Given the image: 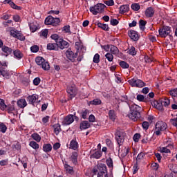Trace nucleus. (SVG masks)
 <instances>
[{
    "label": "nucleus",
    "mask_w": 177,
    "mask_h": 177,
    "mask_svg": "<svg viewBox=\"0 0 177 177\" xmlns=\"http://www.w3.org/2000/svg\"><path fill=\"white\" fill-rule=\"evenodd\" d=\"M16 38L17 39H19L20 41H24L26 39V37H24L21 33H18Z\"/></svg>",
    "instance_id": "nucleus-59"
},
{
    "label": "nucleus",
    "mask_w": 177,
    "mask_h": 177,
    "mask_svg": "<svg viewBox=\"0 0 177 177\" xmlns=\"http://www.w3.org/2000/svg\"><path fill=\"white\" fill-rule=\"evenodd\" d=\"M169 94L171 95V96H174V97H176V96H177V88L171 90L169 91Z\"/></svg>",
    "instance_id": "nucleus-58"
},
{
    "label": "nucleus",
    "mask_w": 177,
    "mask_h": 177,
    "mask_svg": "<svg viewBox=\"0 0 177 177\" xmlns=\"http://www.w3.org/2000/svg\"><path fill=\"white\" fill-rule=\"evenodd\" d=\"M93 63H99L100 62V55L99 54H95L94 55L93 59Z\"/></svg>",
    "instance_id": "nucleus-49"
},
{
    "label": "nucleus",
    "mask_w": 177,
    "mask_h": 177,
    "mask_svg": "<svg viewBox=\"0 0 177 177\" xmlns=\"http://www.w3.org/2000/svg\"><path fill=\"white\" fill-rule=\"evenodd\" d=\"M109 117L112 121H115L117 115H115V111L114 110H110L109 111Z\"/></svg>",
    "instance_id": "nucleus-30"
},
{
    "label": "nucleus",
    "mask_w": 177,
    "mask_h": 177,
    "mask_svg": "<svg viewBox=\"0 0 177 177\" xmlns=\"http://www.w3.org/2000/svg\"><path fill=\"white\" fill-rule=\"evenodd\" d=\"M104 3L107 5V6H114V0L106 1Z\"/></svg>",
    "instance_id": "nucleus-56"
},
{
    "label": "nucleus",
    "mask_w": 177,
    "mask_h": 177,
    "mask_svg": "<svg viewBox=\"0 0 177 177\" xmlns=\"http://www.w3.org/2000/svg\"><path fill=\"white\" fill-rule=\"evenodd\" d=\"M119 64L122 68H129V64L125 61H121Z\"/></svg>",
    "instance_id": "nucleus-43"
},
{
    "label": "nucleus",
    "mask_w": 177,
    "mask_h": 177,
    "mask_svg": "<svg viewBox=\"0 0 177 177\" xmlns=\"http://www.w3.org/2000/svg\"><path fill=\"white\" fill-rule=\"evenodd\" d=\"M133 139L134 142H139V140L140 139V133H137L134 134Z\"/></svg>",
    "instance_id": "nucleus-54"
},
{
    "label": "nucleus",
    "mask_w": 177,
    "mask_h": 177,
    "mask_svg": "<svg viewBox=\"0 0 177 177\" xmlns=\"http://www.w3.org/2000/svg\"><path fill=\"white\" fill-rule=\"evenodd\" d=\"M29 146H30V147H32L35 150H38V149H39V145L35 141H31L29 143Z\"/></svg>",
    "instance_id": "nucleus-36"
},
{
    "label": "nucleus",
    "mask_w": 177,
    "mask_h": 177,
    "mask_svg": "<svg viewBox=\"0 0 177 177\" xmlns=\"http://www.w3.org/2000/svg\"><path fill=\"white\" fill-rule=\"evenodd\" d=\"M88 128H91V123L86 120L82 121L80 125V131H83V129H88Z\"/></svg>",
    "instance_id": "nucleus-20"
},
{
    "label": "nucleus",
    "mask_w": 177,
    "mask_h": 177,
    "mask_svg": "<svg viewBox=\"0 0 177 177\" xmlns=\"http://www.w3.org/2000/svg\"><path fill=\"white\" fill-rule=\"evenodd\" d=\"M30 50L33 53H37V52L39 50V47L37 45L32 46V47H30Z\"/></svg>",
    "instance_id": "nucleus-52"
},
{
    "label": "nucleus",
    "mask_w": 177,
    "mask_h": 177,
    "mask_svg": "<svg viewBox=\"0 0 177 177\" xmlns=\"http://www.w3.org/2000/svg\"><path fill=\"white\" fill-rule=\"evenodd\" d=\"M167 128L168 125L167 123L162 121H158L156 123L154 134L156 135V136H160L161 132L165 131Z\"/></svg>",
    "instance_id": "nucleus-2"
},
{
    "label": "nucleus",
    "mask_w": 177,
    "mask_h": 177,
    "mask_svg": "<svg viewBox=\"0 0 177 177\" xmlns=\"http://www.w3.org/2000/svg\"><path fill=\"white\" fill-rule=\"evenodd\" d=\"M69 149L77 150V149H78V142L75 140H72L70 143Z\"/></svg>",
    "instance_id": "nucleus-25"
},
{
    "label": "nucleus",
    "mask_w": 177,
    "mask_h": 177,
    "mask_svg": "<svg viewBox=\"0 0 177 177\" xmlns=\"http://www.w3.org/2000/svg\"><path fill=\"white\" fill-rule=\"evenodd\" d=\"M102 156V151H97L91 156V158L99 159Z\"/></svg>",
    "instance_id": "nucleus-37"
},
{
    "label": "nucleus",
    "mask_w": 177,
    "mask_h": 177,
    "mask_svg": "<svg viewBox=\"0 0 177 177\" xmlns=\"http://www.w3.org/2000/svg\"><path fill=\"white\" fill-rule=\"evenodd\" d=\"M111 26H117V24H118V20H117L115 19H111Z\"/></svg>",
    "instance_id": "nucleus-64"
},
{
    "label": "nucleus",
    "mask_w": 177,
    "mask_h": 177,
    "mask_svg": "<svg viewBox=\"0 0 177 177\" xmlns=\"http://www.w3.org/2000/svg\"><path fill=\"white\" fill-rule=\"evenodd\" d=\"M71 158L72 162H73L75 165H77V163L78 162V153L75 151L73 152Z\"/></svg>",
    "instance_id": "nucleus-23"
},
{
    "label": "nucleus",
    "mask_w": 177,
    "mask_h": 177,
    "mask_svg": "<svg viewBox=\"0 0 177 177\" xmlns=\"http://www.w3.org/2000/svg\"><path fill=\"white\" fill-rule=\"evenodd\" d=\"M156 11L154 10V8L153 7H149L145 10V16L146 17H153L154 16V13Z\"/></svg>",
    "instance_id": "nucleus-18"
},
{
    "label": "nucleus",
    "mask_w": 177,
    "mask_h": 177,
    "mask_svg": "<svg viewBox=\"0 0 177 177\" xmlns=\"http://www.w3.org/2000/svg\"><path fill=\"white\" fill-rule=\"evenodd\" d=\"M17 34H19V32H17V30H10V35L14 38H17Z\"/></svg>",
    "instance_id": "nucleus-60"
},
{
    "label": "nucleus",
    "mask_w": 177,
    "mask_h": 177,
    "mask_svg": "<svg viewBox=\"0 0 177 177\" xmlns=\"http://www.w3.org/2000/svg\"><path fill=\"white\" fill-rule=\"evenodd\" d=\"M38 98L39 97L37 94H33L27 97V101L30 104H34V103H37L38 102Z\"/></svg>",
    "instance_id": "nucleus-17"
},
{
    "label": "nucleus",
    "mask_w": 177,
    "mask_h": 177,
    "mask_svg": "<svg viewBox=\"0 0 177 177\" xmlns=\"http://www.w3.org/2000/svg\"><path fill=\"white\" fill-rule=\"evenodd\" d=\"M8 129V127L6 125L3 123L0 124V132H2V133H5Z\"/></svg>",
    "instance_id": "nucleus-45"
},
{
    "label": "nucleus",
    "mask_w": 177,
    "mask_h": 177,
    "mask_svg": "<svg viewBox=\"0 0 177 177\" xmlns=\"http://www.w3.org/2000/svg\"><path fill=\"white\" fill-rule=\"evenodd\" d=\"M122 98H123V100H124L125 102L129 104L130 111L134 112V113H140V111H142V108L135 104H129V103L128 102V96L125 95L122 97Z\"/></svg>",
    "instance_id": "nucleus-8"
},
{
    "label": "nucleus",
    "mask_w": 177,
    "mask_h": 177,
    "mask_svg": "<svg viewBox=\"0 0 177 177\" xmlns=\"http://www.w3.org/2000/svg\"><path fill=\"white\" fill-rule=\"evenodd\" d=\"M44 23L46 26H53V27H57V26L60 24V19L48 16L46 18Z\"/></svg>",
    "instance_id": "nucleus-5"
},
{
    "label": "nucleus",
    "mask_w": 177,
    "mask_h": 177,
    "mask_svg": "<svg viewBox=\"0 0 177 177\" xmlns=\"http://www.w3.org/2000/svg\"><path fill=\"white\" fill-rule=\"evenodd\" d=\"M43 150L46 153H49L52 151V145L50 144H46L43 145Z\"/></svg>",
    "instance_id": "nucleus-29"
},
{
    "label": "nucleus",
    "mask_w": 177,
    "mask_h": 177,
    "mask_svg": "<svg viewBox=\"0 0 177 177\" xmlns=\"http://www.w3.org/2000/svg\"><path fill=\"white\" fill-rule=\"evenodd\" d=\"M131 9H133V10H135L136 12H138V10L140 9V6L138 3H133L131 5Z\"/></svg>",
    "instance_id": "nucleus-50"
},
{
    "label": "nucleus",
    "mask_w": 177,
    "mask_h": 177,
    "mask_svg": "<svg viewBox=\"0 0 177 177\" xmlns=\"http://www.w3.org/2000/svg\"><path fill=\"white\" fill-rule=\"evenodd\" d=\"M105 57L106 59H107L108 62H113V60L114 59V56L110 53H106L105 55Z\"/></svg>",
    "instance_id": "nucleus-44"
},
{
    "label": "nucleus",
    "mask_w": 177,
    "mask_h": 177,
    "mask_svg": "<svg viewBox=\"0 0 177 177\" xmlns=\"http://www.w3.org/2000/svg\"><path fill=\"white\" fill-rule=\"evenodd\" d=\"M6 2H7V3H9L12 9H16L17 10H21V7L16 5L13 1H12V0H6Z\"/></svg>",
    "instance_id": "nucleus-24"
},
{
    "label": "nucleus",
    "mask_w": 177,
    "mask_h": 177,
    "mask_svg": "<svg viewBox=\"0 0 177 177\" xmlns=\"http://www.w3.org/2000/svg\"><path fill=\"white\" fill-rule=\"evenodd\" d=\"M74 122V115H68L64 118L62 125H70Z\"/></svg>",
    "instance_id": "nucleus-14"
},
{
    "label": "nucleus",
    "mask_w": 177,
    "mask_h": 177,
    "mask_svg": "<svg viewBox=\"0 0 177 177\" xmlns=\"http://www.w3.org/2000/svg\"><path fill=\"white\" fill-rule=\"evenodd\" d=\"M91 104H93L94 106H98L99 104H102V100L98 98H95L93 100L90 102Z\"/></svg>",
    "instance_id": "nucleus-41"
},
{
    "label": "nucleus",
    "mask_w": 177,
    "mask_h": 177,
    "mask_svg": "<svg viewBox=\"0 0 177 177\" xmlns=\"http://www.w3.org/2000/svg\"><path fill=\"white\" fill-rule=\"evenodd\" d=\"M40 82H41V79L39 77H36L33 80V84L36 86L39 85Z\"/></svg>",
    "instance_id": "nucleus-61"
},
{
    "label": "nucleus",
    "mask_w": 177,
    "mask_h": 177,
    "mask_svg": "<svg viewBox=\"0 0 177 177\" xmlns=\"http://www.w3.org/2000/svg\"><path fill=\"white\" fill-rule=\"evenodd\" d=\"M129 153V148H124V149L122 150V157H127L128 153Z\"/></svg>",
    "instance_id": "nucleus-51"
},
{
    "label": "nucleus",
    "mask_w": 177,
    "mask_h": 177,
    "mask_svg": "<svg viewBox=\"0 0 177 177\" xmlns=\"http://www.w3.org/2000/svg\"><path fill=\"white\" fill-rule=\"evenodd\" d=\"M35 62L38 66H40V67L43 68V70H46L47 71L49 70V68H50L49 62H45V59H44L42 57H36Z\"/></svg>",
    "instance_id": "nucleus-6"
},
{
    "label": "nucleus",
    "mask_w": 177,
    "mask_h": 177,
    "mask_svg": "<svg viewBox=\"0 0 177 177\" xmlns=\"http://www.w3.org/2000/svg\"><path fill=\"white\" fill-rule=\"evenodd\" d=\"M127 53L131 55V56H136V48L134 46H131L130 48L128 49Z\"/></svg>",
    "instance_id": "nucleus-31"
},
{
    "label": "nucleus",
    "mask_w": 177,
    "mask_h": 177,
    "mask_svg": "<svg viewBox=\"0 0 177 177\" xmlns=\"http://www.w3.org/2000/svg\"><path fill=\"white\" fill-rule=\"evenodd\" d=\"M146 156V154L143 152H140L137 158H136V161H140V160H143V158Z\"/></svg>",
    "instance_id": "nucleus-53"
},
{
    "label": "nucleus",
    "mask_w": 177,
    "mask_h": 177,
    "mask_svg": "<svg viewBox=\"0 0 177 177\" xmlns=\"http://www.w3.org/2000/svg\"><path fill=\"white\" fill-rule=\"evenodd\" d=\"M159 35L161 38H167V37L169 36L171 41H172V35H171V27L164 26L162 28L159 29Z\"/></svg>",
    "instance_id": "nucleus-4"
},
{
    "label": "nucleus",
    "mask_w": 177,
    "mask_h": 177,
    "mask_svg": "<svg viewBox=\"0 0 177 177\" xmlns=\"http://www.w3.org/2000/svg\"><path fill=\"white\" fill-rule=\"evenodd\" d=\"M97 26L100 28H102V30H104V31H109L110 30V28L109 27V25H107L106 24H102L100 22H98L97 24Z\"/></svg>",
    "instance_id": "nucleus-27"
},
{
    "label": "nucleus",
    "mask_w": 177,
    "mask_h": 177,
    "mask_svg": "<svg viewBox=\"0 0 177 177\" xmlns=\"http://www.w3.org/2000/svg\"><path fill=\"white\" fill-rule=\"evenodd\" d=\"M64 167H65V169H66V171L68 174H73L74 173V169L73 168V167H71L68 164H65Z\"/></svg>",
    "instance_id": "nucleus-40"
},
{
    "label": "nucleus",
    "mask_w": 177,
    "mask_h": 177,
    "mask_svg": "<svg viewBox=\"0 0 177 177\" xmlns=\"http://www.w3.org/2000/svg\"><path fill=\"white\" fill-rule=\"evenodd\" d=\"M103 9H104V4L97 3L90 8V12L93 13V15H96L97 13H100Z\"/></svg>",
    "instance_id": "nucleus-9"
},
{
    "label": "nucleus",
    "mask_w": 177,
    "mask_h": 177,
    "mask_svg": "<svg viewBox=\"0 0 177 177\" xmlns=\"http://www.w3.org/2000/svg\"><path fill=\"white\" fill-rule=\"evenodd\" d=\"M53 128L55 135H59V133H60V131H62V128H60V124H55L53 125Z\"/></svg>",
    "instance_id": "nucleus-33"
},
{
    "label": "nucleus",
    "mask_w": 177,
    "mask_h": 177,
    "mask_svg": "<svg viewBox=\"0 0 177 177\" xmlns=\"http://www.w3.org/2000/svg\"><path fill=\"white\" fill-rule=\"evenodd\" d=\"M106 162L109 168H113L114 167V165L113 163V159L111 158H109L108 159H106Z\"/></svg>",
    "instance_id": "nucleus-42"
},
{
    "label": "nucleus",
    "mask_w": 177,
    "mask_h": 177,
    "mask_svg": "<svg viewBox=\"0 0 177 177\" xmlns=\"http://www.w3.org/2000/svg\"><path fill=\"white\" fill-rule=\"evenodd\" d=\"M115 139L119 146H121L124 142V136H122V132L117 131L115 133Z\"/></svg>",
    "instance_id": "nucleus-16"
},
{
    "label": "nucleus",
    "mask_w": 177,
    "mask_h": 177,
    "mask_svg": "<svg viewBox=\"0 0 177 177\" xmlns=\"http://www.w3.org/2000/svg\"><path fill=\"white\" fill-rule=\"evenodd\" d=\"M48 29L42 30L40 32V37H44V38H48Z\"/></svg>",
    "instance_id": "nucleus-47"
},
{
    "label": "nucleus",
    "mask_w": 177,
    "mask_h": 177,
    "mask_svg": "<svg viewBox=\"0 0 177 177\" xmlns=\"http://www.w3.org/2000/svg\"><path fill=\"white\" fill-rule=\"evenodd\" d=\"M17 105L20 109H24L27 106V102L24 99H21L17 101Z\"/></svg>",
    "instance_id": "nucleus-26"
},
{
    "label": "nucleus",
    "mask_w": 177,
    "mask_h": 177,
    "mask_svg": "<svg viewBox=\"0 0 177 177\" xmlns=\"http://www.w3.org/2000/svg\"><path fill=\"white\" fill-rule=\"evenodd\" d=\"M6 105L5 104V100L0 98V109L1 110H6Z\"/></svg>",
    "instance_id": "nucleus-46"
},
{
    "label": "nucleus",
    "mask_w": 177,
    "mask_h": 177,
    "mask_svg": "<svg viewBox=\"0 0 177 177\" xmlns=\"http://www.w3.org/2000/svg\"><path fill=\"white\" fill-rule=\"evenodd\" d=\"M89 114V110L85 109L82 110L80 113V115L83 120H86L88 115Z\"/></svg>",
    "instance_id": "nucleus-32"
},
{
    "label": "nucleus",
    "mask_w": 177,
    "mask_h": 177,
    "mask_svg": "<svg viewBox=\"0 0 177 177\" xmlns=\"http://www.w3.org/2000/svg\"><path fill=\"white\" fill-rule=\"evenodd\" d=\"M128 82L131 86L136 88H143V86H146V84L143 81L136 78L128 80Z\"/></svg>",
    "instance_id": "nucleus-7"
},
{
    "label": "nucleus",
    "mask_w": 177,
    "mask_h": 177,
    "mask_svg": "<svg viewBox=\"0 0 177 177\" xmlns=\"http://www.w3.org/2000/svg\"><path fill=\"white\" fill-rule=\"evenodd\" d=\"M51 38L52 39H54V41H55V42L57 44V41L59 39H60V38L59 37V35L57 34H53L51 35Z\"/></svg>",
    "instance_id": "nucleus-57"
},
{
    "label": "nucleus",
    "mask_w": 177,
    "mask_h": 177,
    "mask_svg": "<svg viewBox=\"0 0 177 177\" xmlns=\"http://www.w3.org/2000/svg\"><path fill=\"white\" fill-rule=\"evenodd\" d=\"M110 52L111 55H118L120 50L114 45H111Z\"/></svg>",
    "instance_id": "nucleus-28"
},
{
    "label": "nucleus",
    "mask_w": 177,
    "mask_h": 177,
    "mask_svg": "<svg viewBox=\"0 0 177 177\" xmlns=\"http://www.w3.org/2000/svg\"><path fill=\"white\" fill-rule=\"evenodd\" d=\"M129 11V5H123L120 7L119 13L120 15H124V13H127V12Z\"/></svg>",
    "instance_id": "nucleus-22"
},
{
    "label": "nucleus",
    "mask_w": 177,
    "mask_h": 177,
    "mask_svg": "<svg viewBox=\"0 0 177 177\" xmlns=\"http://www.w3.org/2000/svg\"><path fill=\"white\" fill-rule=\"evenodd\" d=\"M128 35L133 41L139 40V34L134 30H131L128 31Z\"/></svg>",
    "instance_id": "nucleus-15"
},
{
    "label": "nucleus",
    "mask_w": 177,
    "mask_h": 177,
    "mask_svg": "<svg viewBox=\"0 0 177 177\" xmlns=\"http://www.w3.org/2000/svg\"><path fill=\"white\" fill-rule=\"evenodd\" d=\"M66 92L68 95V100H71L73 97H75L77 95V88L75 86H69L66 89Z\"/></svg>",
    "instance_id": "nucleus-10"
},
{
    "label": "nucleus",
    "mask_w": 177,
    "mask_h": 177,
    "mask_svg": "<svg viewBox=\"0 0 177 177\" xmlns=\"http://www.w3.org/2000/svg\"><path fill=\"white\" fill-rule=\"evenodd\" d=\"M93 176L97 174V177H103L104 174H107V167L106 164L100 163L97 166V169H93Z\"/></svg>",
    "instance_id": "nucleus-1"
},
{
    "label": "nucleus",
    "mask_w": 177,
    "mask_h": 177,
    "mask_svg": "<svg viewBox=\"0 0 177 177\" xmlns=\"http://www.w3.org/2000/svg\"><path fill=\"white\" fill-rule=\"evenodd\" d=\"M128 117L132 121H138V120H142V115H140V112H132L130 111Z\"/></svg>",
    "instance_id": "nucleus-11"
},
{
    "label": "nucleus",
    "mask_w": 177,
    "mask_h": 177,
    "mask_svg": "<svg viewBox=\"0 0 177 177\" xmlns=\"http://www.w3.org/2000/svg\"><path fill=\"white\" fill-rule=\"evenodd\" d=\"M66 57L68 59V60H71L73 63L75 62V59H77L78 56V53H74L73 51L68 50L66 52Z\"/></svg>",
    "instance_id": "nucleus-12"
},
{
    "label": "nucleus",
    "mask_w": 177,
    "mask_h": 177,
    "mask_svg": "<svg viewBox=\"0 0 177 177\" xmlns=\"http://www.w3.org/2000/svg\"><path fill=\"white\" fill-rule=\"evenodd\" d=\"M1 66H0V75H2L4 78H6V80H9L10 77L12 76V72L8 71L6 67H8V64H6V62L3 61L1 63Z\"/></svg>",
    "instance_id": "nucleus-3"
},
{
    "label": "nucleus",
    "mask_w": 177,
    "mask_h": 177,
    "mask_svg": "<svg viewBox=\"0 0 177 177\" xmlns=\"http://www.w3.org/2000/svg\"><path fill=\"white\" fill-rule=\"evenodd\" d=\"M137 100L138 102H145V96L143 95H137Z\"/></svg>",
    "instance_id": "nucleus-62"
},
{
    "label": "nucleus",
    "mask_w": 177,
    "mask_h": 177,
    "mask_svg": "<svg viewBox=\"0 0 177 177\" xmlns=\"http://www.w3.org/2000/svg\"><path fill=\"white\" fill-rule=\"evenodd\" d=\"M146 24H147V21L143 20V19H140L139 21V26H140V30H145V28H146Z\"/></svg>",
    "instance_id": "nucleus-38"
},
{
    "label": "nucleus",
    "mask_w": 177,
    "mask_h": 177,
    "mask_svg": "<svg viewBox=\"0 0 177 177\" xmlns=\"http://www.w3.org/2000/svg\"><path fill=\"white\" fill-rule=\"evenodd\" d=\"M47 49L48 50H58L57 43H48L47 44Z\"/></svg>",
    "instance_id": "nucleus-21"
},
{
    "label": "nucleus",
    "mask_w": 177,
    "mask_h": 177,
    "mask_svg": "<svg viewBox=\"0 0 177 177\" xmlns=\"http://www.w3.org/2000/svg\"><path fill=\"white\" fill-rule=\"evenodd\" d=\"M31 138L34 139L37 142H41V136L38 133H34L32 134Z\"/></svg>",
    "instance_id": "nucleus-35"
},
{
    "label": "nucleus",
    "mask_w": 177,
    "mask_h": 177,
    "mask_svg": "<svg viewBox=\"0 0 177 177\" xmlns=\"http://www.w3.org/2000/svg\"><path fill=\"white\" fill-rule=\"evenodd\" d=\"M6 109L8 110V113H10L12 111H15V106L13 105H6Z\"/></svg>",
    "instance_id": "nucleus-55"
},
{
    "label": "nucleus",
    "mask_w": 177,
    "mask_h": 177,
    "mask_svg": "<svg viewBox=\"0 0 177 177\" xmlns=\"http://www.w3.org/2000/svg\"><path fill=\"white\" fill-rule=\"evenodd\" d=\"M161 102L162 106H165V107H167V106H169L171 101L168 98H165Z\"/></svg>",
    "instance_id": "nucleus-48"
},
{
    "label": "nucleus",
    "mask_w": 177,
    "mask_h": 177,
    "mask_svg": "<svg viewBox=\"0 0 177 177\" xmlns=\"http://www.w3.org/2000/svg\"><path fill=\"white\" fill-rule=\"evenodd\" d=\"M29 27H30V30L31 32H35V31H37V30H38V27L34 23L29 24Z\"/></svg>",
    "instance_id": "nucleus-39"
},
{
    "label": "nucleus",
    "mask_w": 177,
    "mask_h": 177,
    "mask_svg": "<svg viewBox=\"0 0 177 177\" xmlns=\"http://www.w3.org/2000/svg\"><path fill=\"white\" fill-rule=\"evenodd\" d=\"M57 44L58 48H59V49H62V50L66 49L70 46V44H68V42L66 41L62 38H60L58 41H57Z\"/></svg>",
    "instance_id": "nucleus-13"
},
{
    "label": "nucleus",
    "mask_w": 177,
    "mask_h": 177,
    "mask_svg": "<svg viewBox=\"0 0 177 177\" xmlns=\"http://www.w3.org/2000/svg\"><path fill=\"white\" fill-rule=\"evenodd\" d=\"M2 52H3V55L7 57V56H9V55H12V52H13V50L12 48L3 46L1 48Z\"/></svg>",
    "instance_id": "nucleus-19"
},
{
    "label": "nucleus",
    "mask_w": 177,
    "mask_h": 177,
    "mask_svg": "<svg viewBox=\"0 0 177 177\" xmlns=\"http://www.w3.org/2000/svg\"><path fill=\"white\" fill-rule=\"evenodd\" d=\"M141 142L142 143L147 144L149 142V135H145Z\"/></svg>",
    "instance_id": "nucleus-63"
},
{
    "label": "nucleus",
    "mask_w": 177,
    "mask_h": 177,
    "mask_svg": "<svg viewBox=\"0 0 177 177\" xmlns=\"http://www.w3.org/2000/svg\"><path fill=\"white\" fill-rule=\"evenodd\" d=\"M14 56L17 57V59H21L23 57V53L19 50H15L13 51Z\"/></svg>",
    "instance_id": "nucleus-34"
}]
</instances>
